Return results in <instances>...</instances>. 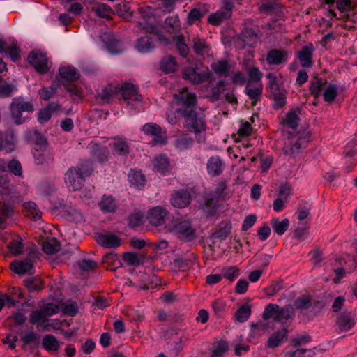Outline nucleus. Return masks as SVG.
I'll use <instances>...</instances> for the list:
<instances>
[{"instance_id":"dca6fc26","label":"nucleus","mask_w":357,"mask_h":357,"mask_svg":"<svg viewBox=\"0 0 357 357\" xmlns=\"http://www.w3.org/2000/svg\"><path fill=\"white\" fill-rule=\"evenodd\" d=\"M36 259H38L36 255L31 252L24 259L13 261L11 264L12 269L19 275L24 274L33 269Z\"/></svg>"},{"instance_id":"6ab92c4d","label":"nucleus","mask_w":357,"mask_h":357,"mask_svg":"<svg viewBox=\"0 0 357 357\" xmlns=\"http://www.w3.org/2000/svg\"><path fill=\"white\" fill-rule=\"evenodd\" d=\"M96 240L105 248H116L121 244V239L113 234H96Z\"/></svg>"},{"instance_id":"603ef678","label":"nucleus","mask_w":357,"mask_h":357,"mask_svg":"<svg viewBox=\"0 0 357 357\" xmlns=\"http://www.w3.org/2000/svg\"><path fill=\"white\" fill-rule=\"evenodd\" d=\"M227 82L220 79L215 86L211 89V98L212 101H218L220 100L221 94L225 91Z\"/></svg>"},{"instance_id":"37998d69","label":"nucleus","mask_w":357,"mask_h":357,"mask_svg":"<svg viewBox=\"0 0 357 357\" xmlns=\"http://www.w3.org/2000/svg\"><path fill=\"white\" fill-rule=\"evenodd\" d=\"M165 24L166 31L169 33H176L181 29V22L178 15L167 17Z\"/></svg>"},{"instance_id":"79ce46f5","label":"nucleus","mask_w":357,"mask_h":357,"mask_svg":"<svg viewBox=\"0 0 357 357\" xmlns=\"http://www.w3.org/2000/svg\"><path fill=\"white\" fill-rule=\"evenodd\" d=\"M97 16L109 19L111 17V15L113 13L112 8L105 3H97L91 8Z\"/></svg>"},{"instance_id":"9b49d317","label":"nucleus","mask_w":357,"mask_h":357,"mask_svg":"<svg viewBox=\"0 0 357 357\" xmlns=\"http://www.w3.org/2000/svg\"><path fill=\"white\" fill-rule=\"evenodd\" d=\"M27 60L35 70L41 75L47 73L51 68V63L46 54L40 50H32L29 53Z\"/></svg>"},{"instance_id":"72a5a7b5","label":"nucleus","mask_w":357,"mask_h":357,"mask_svg":"<svg viewBox=\"0 0 357 357\" xmlns=\"http://www.w3.org/2000/svg\"><path fill=\"white\" fill-rule=\"evenodd\" d=\"M42 347L48 352H56L59 349L60 344L53 335L47 334L44 335L42 339Z\"/></svg>"},{"instance_id":"864d4df0","label":"nucleus","mask_w":357,"mask_h":357,"mask_svg":"<svg viewBox=\"0 0 357 357\" xmlns=\"http://www.w3.org/2000/svg\"><path fill=\"white\" fill-rule=\"evenodd\" d=\"M8 247L9 251L13 255H19L22 254L24 247L22 238L20 236H17L9 243Z\"/></svg>"},{"instance_id":"e2e57ef3","label":"nucleus","mask_w":357,"mask_h":357,"mask_svg":"<svg viewBox=\"0 0 357 357\" xmlns=\"http://www.w3.org/2000/svg\"><path fill=\"white\" fill-rule=\"evenodd\" d=\"M6 51L13 61L16 62L20 59V50L15 41L8 45Z\"/></svg>"},{"instance_id":"4be33fe9","label":"nucleus","mask_w":357,"mask_h":357,"mask_svg":"<svg viewBox=\"0 0 357 357\" xmlns=\"http://www.w3.org/2000/svg\"><path fill=\"white\" fill-rule=\"evenodd\" d=\"M191 195L187 190H180L172 195L171 203L176 208H183L190 204Z\"/></svg>"},{"instance_id":"f03ea898","label":"nucleus","mask_w":357,"mask_h":357,"mask_svg":"<svg viewBox=\"0 0 357 357\" xmlns=\"http://www.w3.org/2000/svg\"><path fill=\"white\" fill-rule=\"evenodd\" d=\"M181 116L184 119V128L195 135L198 143L204 142L206 138L202 134L206 130L207 124L204 112L195 109Z\"/></svg>"},{"instance_id":"c756f323","label":"nucleus","mask_w":357,"mask_h":357,"mask_svg":"<svg viewBox=\"0 0 357 357\" xmlns=\"http://www.w3.org/2000/svg\"><path fill=\"white\" fill-rule=\"evenodd\" d=\"M252 84H247L245 88V93L252 100V105H255L260 100L263 92V84H255L252 86Z\"/></svg>"},{"instance_id":"680f3d73","label":"nucleus","mask_w":357,"mask_h":357,"mask_svg":"<svg viewBox=\"0 0 357 357\" xmlns=\"http://www.w3.org/2000/svg\"><path fill=\"white\" fill-rule=\"evenodd\" d=\"M222 273V277L232 281L239 275L240 270L237 266H231L223 268Z\"/></svg>"},{"instance_id":"9d476101","label":"nucleus","mask_w":357,"mask_h":357,"mask_svg":"<svg viewBox=\"0 0 357 357\" xmlns=\"http://www.w3.org/2000/svg\"><path fill=\"white\" fill-rule=\"evenodd\" d=\"M227 185L225 181H220L215 185L214 189L207 195L205 206L216 208L220 201H225L229 197L227 192Z\"/></svg>"},{"instance_id":"0e129e2a","label":"nucleus","mask_w":357,"mask_h":357,"mask_svg":"<svg viewBox=\"0 0 357 357\" xmlns=\"http://www.w3.org/2000/svg\"><path fill=\"white\" fill-rule=\"evenodd\" d=\"M123 261L129 266H136L141 263L139 256L135 252H126L123 256Z\"/></svg>"},{"instance_id":"e433bc0d","label":"nucleus","mask_w":357,"mask_h":357,"mask_svg":"<svg viewBox=\"0 0 357 357\" xmlns=\"http://www.w3.org/2000/svg\"><path fill=\"white\" fill-rule=\"evenodd\" d=\"M29 320L31 324L36 325L37 328L41 327L43 328V325L48 321V318L41 310H36L31 312Z\"/></svg>"},{"instance_id":"a211bd4d","label":"nucleus","mask_w":357,"mask_h":357,"mask_svg":"<svg viewBox=\"0 0 357 357\" xmlns=\"http://www.w3.org/2000/svg\"><path fill=\"white\" fill-rule=\"evenodd\" d=\"M183 77L193 84H199L207 82L210 77V74L208 71L199 73L195 68L188 67L184 70Z\"/></svg>"},{"instance_id":"8fccbe9b","label":"nucleus","mask_w":357,"mask_h":357,"mask_svg":"<svg viewBox=\"0 0 357 357\" xmlns=\"http://www.w3.org/2000/svg\"><path fill=\"white\" fill-rule=\"evenodd\" d=\"M99 206L104 212H113L116 205L112 196L105 195L99 202Z\"/></svg>"},{"instance_id":"423d86ee","label":"nucleus","mask_w":357,"mask_h":357,"mask_svg":"<svg viewBox=\"0 0 357 357\" xmlns=\"http://www.w3.org/2000/svg\"><path fill=\"white\" fill-rule=\"evenodd\" d=\"M266 78L268 79L266 90L269 93V97L274 100L275 108H281L286 104L287 91L278 83L275 73H268Z\"/></svg>"},{"instance_id":"a18cd8bd","label":"nucleus","mask_w":357,"mask_h":357,"mask_svg":"<svg viewBox=\"0 0 357 357\" xmlns=\"http://www.w3.org/2000/svg\"><path fill=\"white\" fill-rule=\"evenodd\" d=\"M155 47V45L150 37L145 36L139 38L136 45L137 50L142 53H147Z\"/></svg>"},{"instance_id":"5fc2aeb1","label":"nucleus","mask_w":357,"mask_h":357,"mask_svg":"<svg viewBox=\"0 0 357 357\" xmlns=\"http://www.w3.org/2000/svg\"><path fill=\"white\" fill-rule=\"evenodd\" d=\"M337 96V86L330 84L325 89L323 93L324 100L326 102L332 103Z\"/></svg>"},{"instance_id":"a878e982","label":"nucleus","mask_w":357,"mask_h":357,"mask_svg":"<svg viewBox=\"0 0 357 357\" xmlns=\"http://www.w3.org/2000/svg\"><path fill=\"white\" fill-rule=\"evenodd\" d=\"M16 140L13 132H7L0 135V151L7 153L13 152L15 149Z\"/></svg>"},{"instance_id":"f8f14e48","label":"nucleus","mask_w":357,"mask_h":357,"mask_svg":"<svg viewBox=\"0 0 357 357\" xmlns=\"http://www.w3.org/2000/svg\"><path fill=\"white\" fill-rule=\"evenodd\" d=\"M233 8L232 0H223L222 6L215 13H211L208 16V22L214 26L220 25L223 20L231 17Z\"/></svg>"},{"instance_id":"de8ad7c7","label":"nucleus","mask_w":357,"mask_h":357,"mask_svg":"<svg viewBox=\"0 0 357 357\" xmlns=\"http://www.w3.org/2000/svg\"><path fill=\"white\" fill-rule=\"evenodd\" d=\"M250 314L251 305L249 304H243L240 306L235 313V319L240 323H243L250 318Z\"/></svg>"},{"instance_id":"338daca9","label":"nucleus","mask_w":357,"mask_h":357,"mask_svg":"<svg viewBox=\"0 0 357 357\" xmlns=\"http://www.w3.org/2000/svg\"><path fill=\"white\" fill-rule=\"evenodd\" d=\"M113 95L114 91L112 87H105L102 89V92L98 94V100H100L103 104L109 103Z\"/></svg>"},{"instance_id":"f704fd0d","label":"nucleus","mask_w":357,"mask_h":357,"mask_svg":"<svg viewBox=\"0 0 357 357\" xmlns=\"http://www.w3.org/2000/svg\"><path fill=\"white\" fill-rule=\"evenodd\" d=\"M197 257L195 254L190 253L184 257L176 259V266L182 271H186L197 263Z\"/></svg>"},{"instance_id":"473e14b6","label":"nucleus","mask_w":357,"mask_h":357,"mask_svg":"<svg viewBox=\"0 0 357 357\" xmlns=\"http://www.w3.org/2000/svg\"><path fill=\"white\" fill-rule=\"evenodd\" d=\"M59 74L61 79L70 82L77 80L79 78L78 70L73 66H62L59 70Z\"/></svg>"},{"instance_id":"aec40b11","label":"nucleus","mask_w":357,"mask_h":357,"mask_svg":"<svg viewBox=\"0 0 357 357\" xmlns=\"http://www.w3.org/2000/svg\"><path fill=\"white\" fill-rule=\"evenodd\" d=\"M121 93L124 100L128 105L135 101L140 102L142 99V95L139 93L138 88L130 83L122 85Z\"/></svg>"},{"instance_id":"4468645a","label":"nucleus","mask_w":357,"mask_h":357,"mask_svg":"<svg viewBox=\"0 0 357 357\" xmlns=\"http://www.w3.org/2000/svg\"><path fill=\"white\" fill-rule=\"evenodd\" d=\"M141 130L147 135H151L153 139L151 141L153 145L162 144L164 145L167 143V138L165 136L162 135L161 127L155 123H145Z\"/></svg>"},{"instance_id":"f3484780","label":"nucleus","mask_w":357,"mask_h":357,"mask_svg":"<svg viewBox=\"0 0 357 357\" xmlns=\"http://www.w3.org/2000/svg\"><path fill=\"white\" fill-rule=\"evenodd\" d=\"M356 325V321L351 312L344 311L336 319L338 333L348 332Z\"/></svg>"},{"instance_id":"bb28decb","label":"nucleus","mask_w":357,"mask_h":357,"mask_svg":"<svg viewBox=\"0 0 357 357\" xmlns=\"http://www.w3.org/2000/svg\"><path fill=\"white\" fill-rule=\"evenodd\" d=\"M336 4L338 10L344 13L342 17L347 20L350 18V12L357 13V0H337Z\"/></svg>"},{"instance_id":"c85d7f7f","label":"nucleus","mask_w":357,"mask_h":357,"mask_svg":"<svg viewBox=\"0 0 357 357\" xmlns=\"http://www.w3.org/2000/svg\"><path fill=\"white\" fill-rule=\"evenodd\" d=\"M61 109V105L51 102L47 106L41 109L38 114V120L40 123H44L47 122L52 117V114Z\"/></svg>"},{"instance_id":"bf43d9fd","label":"nucleus","mask_w":357,"mask_h":357,"mask_svg":"<svg viewBox=\"0 0 357 357\" xmlns=\"http://www.w3.org/2000/svg\"><path fill=\"white\" fill-rule=\"evenodd\" d=\"M214 314L218 317L223 316L226 310V303L222 299H216L211 304Z\"/></svg>"},{"instance_id":"6e6d98bb","label":"nucleus","mask_w":357,"mask_h":357,"mask_svg":"<svg viewBox=\"0 0 357 357\" xmlns=\"http://www.w3.org/2000/svg\"><path fill=\"white\" fill-rule=\"evenodd\" d=\"M129 181L132 185L141 187L144 185L145 177L141 171L131 170L129 175Z\"/></svg>"},{"instance_id":"7ed1b4c3","label":"nucleus","mask_w":357,"mask_h":357,"mask_svg":"<svg viewBox=\"0 0 357 357\" xmlns=\"http://www.w3.org/2000/svg\"><path fill=\"white\" fill-rule=\"evenodd\" d=\"M262 317L264 320L273 318L275 321L284 324L293 320L294 309L291 305L280 307L278 305L269 303L266 306Z\"/></svg>"},{"instance_id":"1a4fd4ad","label":"nucleus","mask_w":357,"mask_h":357,"mask_svg":"<svg viewBox=\"0 0 357 357\" xmlns=\"http://www.w3.org/2000/svg\"><path fill=\"white\" fill-rule=\"evenodd\" d=\"M169 231L181 241L188 243L197 237L196 229L189 220L178 221L169 228Z\"/></svg>"},{"instance_id":"774afa93","label":"nucleus","mask_w":357,"mask_h":357,"mask_svg":"<svg viewBox=\"0 0 357 357\" xmlns=\"http://www.w3.org/2000/svg\"><path fill=\"white\" fill-rule=\"evenodd\" d=\"M59 250V245L54 241H47L43 244V250L47 255H52Z\"/></svg>"},{"instance_id":"20e7f679","label":"nucleus","mask_w":357,"mask_h":357,"mask_svg":"<svg viewBox=\"0 0 357 357\" xmlns=\"http://www.w3.org/2000/svg\"><path fill=\"white\" fill-rule=\"evenodd\" d=\"M10 117L16 125L25 123L34 111L33 105L30 101H24L20 98H14L9 107Z\"/></svg>"},{"instance_id":"58836bf2","label":"nucleus","mask_w":357,"mask_h":357,"mask_svg":"<svg viewBox=\"0 0 357 357\" xmlns=\"http://www.w3.org/2000/svg\"><path fill=\"white\" fill-rule=\"evenodd\" d=\"M93 158L98 162H105L108 159L109 150L106 146L93 144L91 147Z\"/></svg>"},{"instance_id":"ddd939ff","label":"nucleus","mask_w":357,"mask_h":357,"mask_svg":"<svg viewBox=\"0 0 357 357\" xmlns=\"http://www.w3.org/2000/svg\"><path fill=\"white\" fill-rule=\"evenodd\" d=\"M291 52L282 49H271L266 54V61L270 66L283 65L287 62Z\"/></svg>"},{"instance_id":"2eb2a0df","label":"nucleus","mask_w":357,"mask_h":357,"mask_svg":"<svg viewBox=\"0 0 357 357\" xmlns=\"http://www.w3.org/2000/svg\"><path fill=\"white\" fill-rule=\"evenodd\" d=\"M314 45L308 43L296 53V57L303 68H309L313 65Z\"/></svg>"},{"instance_id":"f257e3e1","label":"nucleus","mask_w":357,"mask_h":357,"mask_svg":"<svg viewBox=\"0 0 357 357\" xmlns=\"http://www.w3.org/2000/svg\"><path fill=\"white\" fill-rule=\"evenodd\" d=\"M92 172L93 167L90 162H81L68 169L64 176L65 183L73 190H79L83 187L86 178L90 176Z\"/></svg>"},{"instance_id":"4c0bfd02","label":"nucleus","mask_w":357,"mask_h":357,"mask_svg":"<svg viewBox=\"0 0 357 357\" xmlns=\"http://www.w3.org/2000/svg\"><path fill=\"white\" fill-rule=\"evenodd\" d=\"M154 170L160 173H165L169 170V160L165 155L156 156L153 160Z\"/></svg>"},{"instance_id":"b1692460","label":"nucleus","mask_w":357,"mask_h":357,"mask_svg":"<svg viewBox=\"0 0 357 357\" xmlns=\"http://www.w3.org/2000/svg\"><path fill=\"white\" fill-rule=\"evenodd\" d=\"M112 153L120 156H126L130 153V144L124 137H117L110 145Z\"/></svg>"},{"instance_id":"0eeeda50","label":"nucleus","mask_w":357,"mask_h":357,"mask_svg":"<svg viewBox=\"0 0 357 357\" xmlns=\"http://www.w3.org/2000/svg\"><path fill=\"white\" fill-rule=\"evenodd\" d=\"M174 97L178 106L176 112L179 116H181L196 109L197 96L194 93H188L186 87L183 88L179 93H175Z\"/></svg>"},{"instance_id":"39448f33","label":"nucleus","mask_w":357,"mask_h":357,"mask_svg":"<svg viewBox=\"0 0 357 357\" xmlns=\"http://www.w3.org/2000/svg\"><path fill=\"white\" fill-rule=\"evenodd\" d=\"M310 137L308 134L304 132L290 134L285 139L282 149V153L286 155L294 158L301 153L303 148L307 145Z\"/></svg>"},{"instance_id":"cd10ccee","label":"nucleus","mask_w":357,"mask_h":357,"mask_svg":"<svg viewBox=\"0 0 357 357\" xmlns=\"http://www.w3.org/2000/svg\"><path fill=\"white\" fill-rule=\"evenodd\" d=\"M224 163L220 156L211 157L207 162L206 167L208 174L212 176H219L222 173Z\"/></svg>"},{"instance_id":"49530a36","label":"nucleus","mask_w":357,"mask_h":357,"mask_svg":"<svg viewBox=\"0 0 357 357\" xmlns=\"http://www.w3.org/2000/svg\"><path fill=\"white\" fill-rule=\"evenodd\" d=\"M326 84V81L318 77H314L310 82V91L314 96L318 97L321 93Z\"/></svg>"},{"instance_id":"a19ab883","label":"nucleus","mask_w":357,"mask_h":357,"mask_svg":"<svg viewBox=\"0 0 357 357\" xmlns=\"http://www.w3.org/2000/svg\"><path fill=\"white\" fill-rule=\"evenodd\" d=\"M177 66L176 59L172 56H165L160 61V68L165 73L176 71Z\"/></svg>"},{"instance_id":"4d7b16f0","label":"nucleus","mask_w":357,"mask_h":357,"mask_svg":"<svg viewBox=\"0 0 357 357\" xmlns=\"http://www.w3.org/2000/svg\"><path fill=\"white\" fill-rule=\"evenodd\" d=\"M312 305V299L310 296L302 295L298 297L294 303V306L296 310H303L308 309Z\"/></svg>"},{"instance_id":"09e8293b","label":"nucleus","mask_w":357,"mask_h":357,"mask_svg":"<svg viewBox=\"0 0 357 357\" xmlns=\"http://www.w3.org/2000/svg\"><path fill=\"white\" fill-rule=\"evenodd\" d=\"M25 287L31 292L40 291L43 288V284L40 278L31 277L24 281Z\"/></svg>"},{"instance_id":"393cba45","label":"nucleus","mask_w":357,"mask_h":357,"mask_svg":"<svg viewBox=\"0 0 357 357\" xmlns=\"http://www.w3.org/2000/svg\"><path fill=\"white\" fill-rule=\"evenodd\" d=\"M102 40L107 50L113 54H120L123 51L122 43L117 40L114 35L107 33L102 36Z\"/></svg>"},{"instance_id":"412c9836","label":"nucleus","mask_w":357,"mask_h":357,"mask_svg":"<svg viewBox=\"0 0 357 357\" xmlns=\"http://www.w3.org/2000/svg\"><path fill=\"white\" fill-rule=\"evenodd\" d=\"M168 213L166 209L156 206L149 211L147 218L150 224L158 227L165 224Z\"/></svg>"},{"instance_id":"c03bdc74","label":"nucleus","mask_w":357,"mask_h":357,"mask_svg":"<svg viewBox=\"0 0 357 357\" xmlns=\"http://www.w3.org/2000/svg\"><path fill=\"white\" fill-rule=\"evenodd\" d=\"M271 225L274 232L282 236L287 230L289 226V221L288 219H284L280 221L278 218H273L271 221Z\"/></svg>"},{"instance_id":"ea45409f","label":"nucleus","mask_w":357,"mask_h":357,"mask_svg":"<svg viewBox=\"0 0 357 357\" xmlns=\"http://www.w3.org/2000/svg\"><path fill=\"white\" fill-rule=\"evenodd\" d=\"M248 79L247 84H262L261 79L263 77L262 72L259 68L251 66L245 69Z\"/></svg>"},{"instance_id":"c9c22d12","label":"nucleus","mask_w":357,"mask_h":357,"mask_svg":"<svg viewBox=\"0 0 357 357\" xmlns=\"http://www.w3.org/2000/svg\"><path fill=\"white\" fill-rule=\"evenodd\" d=\"M213 72L220 77H227L229 76L230 65L226 60H219L211 66Z\"/></svg>"},{"instance_id":"7c9ffc66","label":"nucleus","mask_w":357,"mask_h":357,"mask_svg":"<svg viewBox=\"0 0 357 357\" xmlns=\"http://www.w3.org/2000/svg\"><path fill=\"white\" fill-rule=\"evenodd\" d=\"M232 225L229 220L221 221L217 229L212 233V237L220 240H225L231 232Z\"/></svg>"},{"instance_id":"69168bd1","label":"nucleus","mask_w":357,"mask_h":357,"mask_svg":"<svg viewBox=\"0 0 357 357\" xmlns=\"http://www.w3.org/2000/svg\"><path fill=\"white\" fill-rule=\"evenodd\" d=\"M21 340L24 343V346L22 347L23 349L24 348L25 345L31 344L38 345L39 344V336L33 332H29L26 333L24 336L22 337Z\"/></svg>"},{"instance_id":"2f4dec72","label":"nucleus","mask_w":357,"mask_h":357,"mask_svg":"<svg viewBox=\"0 0 357 357\" xmlns=\"http://www.w3.org/2000/svg\"><path fill=\"white\" fill-rule=\"evenodd\" d=\"M289 331L287 328L273 333L268 339L266 345L270 348H275L281 344L284 339L287 338Z\"/></svg>"},{"instance_id":"6e6552de","label":"nucleus","mask_w":357,"mask_h":357,"mask_svg":"<svg viewBox=\"0 0 357 357\" xmlns=\"http://www.w3.org/2000/svg\"><path fill=\"white\" fill-rule=\"evenodd\" d=\"M141 17L144 22H139V26L147 33L155 35L161 41H167V39L162 35V31L158 29L151 22L154 17V10L148 6H142L139 8Z\"/></svg>"},{"instance_id":"13d9d810","label":"nucleus","mask_w":357,"mask_h":357,"mask_svg":"<svg viewBox=\"0 0 357 357\" xmlns=\"http://www.w3.org/2000/svg\"><path fill=\"white\" fill-rule=\"evenodd\" d=\"M115 10L120 17L126 20L132 17V12H130L129 4L127 2H122L116 4L115 6Z\"/></svg>"},{"instance_id":"3c124183","label":"nucleus","mask_w":357,"mask_h":357,"mask_svg":"<svg viewBox=\"0 0 357 357\" xmlns=\"http://www.w3.org/2000/svg\"><path fill=\"white\" fill-rule=\"evenodd\" d=\"M35 161L38 165L48 163L53 160V157L50 152L46 149L36 150L34 153Z\"/></svg>"},{"instance_id":"052dcab7","label":"nucleus","mask_w":357,"mask_h":357,"mask_svg":"<svg viewBox=\"0 0 357 357\" xmlns=\"http://www.w3.org/2000/svg\"><path fill=\"white\" fill-rule=\"evenodd\" d=\"M193 48L195 52L199 55H204L208 53L209 46H208L204 40L195 39L194 40Z\"/></svg>"},{"instance_id":"5701e85b","label":"nucleus","mask_w":357,"mask_h":357,"mask_svg":"<svg viewBox=\"0 0 357 357\" xmlns=\"http://www.w3.org/2000/svg\"><path fill=\"white\" fill-rule=\"evenodd\" d=\"M300 114L301 109L299 108L289 110L282 119L280 123L284 128L296 129L300 122Z\"/></svg>"}]
</instances>
